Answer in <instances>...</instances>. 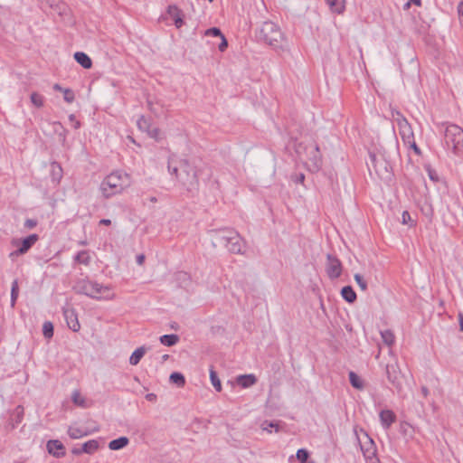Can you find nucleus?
Here are the masks:
<instances>
[{"label": "nucleus", "mask_w": 463, "mask_h": 463, "mask_svg": "<svg viewBox=\"0 0 463 463\" xmlns=\"http://www.w3.org/2000/svg\"><path fill=\"white\" fill-rule=\"evenodd\" d=\"M204 37L218 38L220 42L217 44V48L222 52H223L228 47L227 39L225 38L222 31L217 27H212L210 29L204 30Z\"/></svg>", "instance_id": "9b49d317"}, {"label": "nucleus", "mask_w": 463, "mask_h": 463, "mask_svg": "<svg viewBox=\"0 0 463 463\" xmlns=\"http://www.w3.org/2000/svg\"><path fill=\"white\" fill-rule=\"evenodd\" d=\"M349 381L351 385L357 390H362L364 387V381L354 372L349 373Z\"/></svg>", "instance_id": "cd10ccee"}, {"label": "nucleus", "mask_w": 463, "mask_h": 463, "mask_svg": "<svg viewBox=\"0 0 463 463\" xmlns=\"http://www.w3.org/2000/svg\"><path fill=\"white\" fill-rule=\"evenodd\" d=\"M399 132L405 145L414 140V133L410 124L400 128Z\"/></svg>", "instance_id": "f3484780"}, {"label": "nucleus", "mask_w": 463, "mask_h": 463, "mask_svg": "<svg viewBox=\"0 0 463 463\" xmlns=\"http://www.w3.org/2000/svg\"><path fill=\"white\" fill-rule=\"evenodd\" d=\"M73 260L79 264L88 266L91 261V257L88 250H80L73 257Z\"/></svg>", "instance_id": "393cba45"}, {"label": "nucleus", "mask_w": 463, "mask_h": 463, "mask_svg": "<svg viewBox=\"0 0 463 463\" xmlns=\"http://www.w3.org/2000/svg\"><path fill=\"white\" fill-rule=\"evenodd\" d=\"M381 336H382L383 343L386 345L391 346L394 344L395 336L392 330L386 329V330L381 331Z\"/></svg>", "instance_id": "7c9ffc66"}, {"label": "nucleus", "mask_w": 463, "mask_h": 463, "mask_svg": "<svg viewBox=\"0 0 463 463\" xmlns=\"http://www.w3.org/2000/svg\"><path fill=\"white\" fill-rule=\"evenodd\" d=\"M159 20L166 25L175 24L176 28H180L184 24L183 13L175 5H170L165 13L160 16Z\"/></svg>", "instance_id": "423d86ee"}, {"label": "nucleus", "mask_w": 463, "mask_h": 463, "mask_svg": "<svg viewBox=\"0 0 463 463\" xmlns=\"http://www.w3.org/2000/svg\"><path fill=\"white\" fill-rule=\"evenodd\" d=\"M426 171L431 181L436 183L439 180L438 173L436 172V170L432 169L430 165L426 166Z\"/></svg>", "instance_id": "37998d69"}, {"label": "nucleus", "mask_w": 463, "mask_h": 463, "mask_svg": "<svg viewBox=\"0 0 463 463\" xmlns=\"http://www.w3.org/2000/svg\"><path fill=\"white\" fill-rule=\"evenodd\" d=\"M257 383V378L254 374H243L237 377V383L242 388H249Z\"/></svg>", "instance_id": "dca6fc26"}, {"label": "nucleus", "mask_w": 463, "mask_h": 463, "mask_svg": "<svg viewBox=\"0 0 463 463\" xmlns=\"http://www.w3.org/2000/svg\"><path fill=\"white\" fill-rule=\"evenodd\" d=\"M74 59L80 64L84 69H90L92 65L90 58L82 52H77L74 53Z\"/></svg>", "instance_id": "a211bd4d"}, {"label": "nucleus", "mask_w": 463, "mask_h": 463, "mask_svg": "<svg viewBox=\"0 0 463 463\" xmlns=\"http://www.w3.org/2000/svg\"><path fill=\"white\" fill-rule=\"evenodd\" d=\"M457 11H458V16L463 17V0L458 3Z\"/></svg>", "instance_id": "603ef678"}, {"label": "nucleus", "mask_w": 463, "mask_h": 463, "mask_svg": "<svg viewBox=\"0 0 463 463\" xmlns=\"http://www.w3.org/2000/svg\"><path fill=\"white\" fill-rule=\"evenodd\" d=\"M67 433L71 439H78L91 434L92 431L77 426H70Z\"/></svg>", "instance_id": "2eb2a0df"}, {"label": "nucleus", "mask_w": 463, "mask_h": 463, "mask_svg": "<svg viewBox=\"0 0 463 463\" xmlns=\"http://www.w3.org/2000/svg\"><path fill=\"white\" fill-rule=\"evenodd\" d=\"M146 352V349L145 346H140L137 348L129 357V364L131 365H137L140 362L142 357L145 355Z\"/></svg>", "instance_id": "5701e85b"}, {"label": "nucleus", "mask_w": 463, "mask_h": 463, "mask_svg": "<svg viewBox=\"0 0 463 463\" xmlns=\"http://www.w3.org/2000/svg\"><path fill=\"white\" fill-rule=\"evenodd\" d=\"M392 117L397 122L399 128H402L404 125H409V122L406 119V118L399 110L392 109Z\"/></svg>", "instance_id": "473e14b6"}, {"label": "nucleus", "mask_w": 463, "mask_h": 463, "mask_svg": "<svg viewBox=\"0 0 463 463\" xmlns=\"http://www.w3.org/2000/svg\"><path fill=\"white\" fill-rule=\"evenodd\" d=\"M411 221V214L409 213V212L404 211L402 214V222L403 224H408Z\"/></svg>", "instance_id": "49530a36"}, {"label": "nucleus", "mask_w": 463, "mask_h": 463, "mask_svg": "<svg viewBox=\"0 0 463 463\" xmlns=\"http://www.w3.org/2000/svg\"><path fill=\"white\" fill-rule=\"evenodd\" d=\"M53 89H54L55 90H59V91H63V90H64V89H62L59 84H55V85L53 86Z\"/></svg>", "instance_id": "69168bd1"}, {"label": "nucleus", "mask_w": 463, "mask_h": 463, "mask_svg": "<svg viewBox=\"0 0 463 463\" xmlns=\"http://www.w3.org/2000/svg\"><path fill=\"white\" fill-rule=\"evenodd\" d=\"M18 294H19L18 281H17V279H14L12 282V287H11V307H14L15 306V303H16V300L18 298Z\"/></svg>", "instance_id": "72a5a7b5"}, {"label": "nucleus", "mask_w": 463, "mask_h": 463, "mask_svg": "<svg viewBox=\"0 0 463 463\" xmlns=\"http://www.w3.org/2000/svg\"><path fill=\"white\" fill-rule=\"evenodd\" d=\"M46 449L49 454L56 458H63L66 455L64 445L58 439H50L46 443Z\"/></svg>", "instance_id": "f8f14e48"}, {"label": "nucleus", "mask_w": 463, "mask_h": 463, "mask_svg": "<svg viewBox=\"0 0 463 463\" xmlns=\"http://www.w3.org/2000/svg\"><path fill=\"white\" fill-rule=\"evenodd\" d=\"M171 383L175 384L177 387H183L185 383L184 376L178 372L172 373L169 377Z\"/></svg>", "instance_id": "c85d7f7f"}, {"label": "nucleus", "mask_w": 463, "mask_h": 463, "mask_svg": "<svg viewBox=\"0 0 463 463\" xmlns=\"http://www.w3.org/2000/svg\"><path fill=\"white\" fill-rule=\"evenodd\" d=\"M307 157L311 162L314 170H319L322 165V156L319 146L317 144H311L305 147Z\"/></svg>", "instance_id": "0eeeda50"}, {"label": "nucleus", "mask_w": 463, "mask_h": 463, "mask_svg": "<svg viewBox=\"0 0 463 463\" xmlns=\"http://www.w3.org/2000/svg\"><path fill=\"white\" fill-rule=\"evenodd\" d=\"M99 448V444L98 440L96 439H90L82 444L81 446V451L86 454H93L95 453Z\"/></svg>", "instance_id": "b1692460"}, {"label": "nucleus", "mask_w": 463, "mask_h": 463, "mask_svg": "<svg viewBox=\"0 0 463 463\" xmlns=\"http://www.w3.org/2000/svg\"><path fill=\"white\" fill-rule=\"evenodd\" d=\"M31 102L37 108H41L43 106V100H44V98L43 95L37 93V92H33L31 94Z\"/></svg>", "instance_id": "c9c22d12"}, {"label": "nucleus", "mask_w": 463, "mask_h": 463, "mask_svg": "<svg viewBox=\"0 0 463 463\" xmlns=\"http://www.w3.org/2000/svg\"><path fill=\"white\" fill-rule=\"evenodd\" d=\"M73 289L77 294L85 295L96 300H110L115 298L111 287L87 278L76 281Z\"/></svg>", "instance_id": "f03ea898"}, {"label": "nucleus", "mask_w": 463, "mask_h": 463, "mask_svg": "<svg viewBox=\"0 0 463 463\" xmlns=\"http://www.w3.org/2000/svg\"><path fill=\"white\" fill-rule=\"evenodd\" d=\"M185 166V164L182 161L177 160L176 158L170 157L168 160L167 169L168 173L174 176L176 180L185 183L184 178L182 175V173L180 172L181 169H183Z\"/></svg>", "instance_id": "9d476101"}, {"label": "nucleus", "mask_w": 463, "mask_h": 463, "mask_svg": "<svg viewBox=\"0 0 463 463\" xmlns=\"http://www.w3.org/2000/svg\"><path fill=\"white\" fill-rule=\"evenodd\" d=\"M129 442V439L127 437H120L118 439H113L109 443V449L111 450H118L125 448Z\"/></svg>", "instance_id": "a878e982"}, {"label": "nucleus", "mask_w": 463, "mask_h": 463, "mask_svg": "<svg viewBox=\"0 0 463 463\" xmlns=\"http://www.w3.org/2000/svg\"><path fill=\"white\" fill-rule=\"evenodd\" d=\"M257 39L274 49L283 48L285 37L279 25L271 21L262 24L256 34Z\"/></svg>", "instance_id": "20e7f679"}, {"label": "nucleus", "mask_w": 463, "mask_h": 463, "mask_svg": "<svg viewBox=\"0 0 463 463\" xmlns=\"http://www.w3.org/2000/svg\"><path fill=\"white\" fill-rule=\"evenodd\" d=\"M39 236L37 234H31L22 241L18 239H13L11 244L16 246L18 252L25 254L38 241Z\"/></svg>", "instance_id": "1a4fd4ad"}, {"label": "nucleus", "mask_w": 463, "mask_h": 463, "mask_svg": "<svg viewBox=\"0 0 463 463\" xmlns=\"http://www.w3.org/2000/svg\"><path fill=\"white\" fill-rule=\"evenodd\" d=\"M160 343L165 346H173L179 341V336L175 334L164 335L160 336Z\"/></svg>", "instance_id": "bb28decb"}, {"label": "nucleus", "mask_w": 463, "mask_h": 463, "mask_svg": "<svg viewBox=\"0 0 463 463\" xmlns=\"http://www.w3.org/2000/svg\"><path fill=\"white\" fill-rule=\"evenodd\" d=\"M330 10L336 14H342L345 9V0H326Z\"/></svg>", "instance_id": "6ab92c4d"}, {"label": "nucleus", "mask_w": 463, "mask_h": 463, "mask_svg": "<svg viewBox=\"0 0 463 463\" xmlns=\"http://www.w3.org/2000/svg\"><path fill=\"white\" fill-rule=\"evenodd\" d=\"M420 391H421V393H422V395L424 397H427L429 395V393H430V391H429V389L426 386H422L420 388Z\"/></svg>", "instance_id": "4d7b16f0"}, {"label": "nucleus", "mask_w": 463, "mask_h": 463, "mask_svg": "<svg viewBox=\"0 0 463 463\" xmlns=\"http://www.w3.org/2000/svg\"><path fill=\"white\" fill-rule=\"evenodd\" d=\"M21 255H24V254L18 252V249H16L15 250H13L9 253V259L14 261L16 258H18Z\"/></svg>", "instance_id": "8fccbe9b"}, {"label": "nucleus", "mask_w": 463, "mask_h": 463, "mask_svg": "<svg viewBox=\"0 0 463 463\" xmlns=\"http://www.w3.org/2000/svg\"><path fill=\"white\" fill-rule=\"evenodd\" d=\"M147 136L156 141L161 139V131L158 128L151 126L149 131L146 133Z\"/></svg>", "instance_id": "79ce46f5"}, {"label": "nucleus", "mask_w": 463, "mask_h": 463, "mask_svg": "<svg viewBox=\"0 0 463 463\" xmlns=\"http://www.w3.org/2000/svg\"><path fill=\"white\" fill-rule=\"evenodd\" d=\"M458 322H459L460 330L463 332V314L462 313L458 314Z\"/></svg>", "instance_id": "13d9d810"}, {"label": "nucleus", "mask_w": 463, "mask_h": 463, "mask_svg": "<svg viewBox=\"0 0 463 463\" xmlns=\"http://www.w3.org/2000/svg\"><path fill=\"white\" fill-rule=\"evenodd\" d=\"M63 316L70 329L73 332H78L80 325L78 320V316L74 308L67 307L63 309Z\"/></svg>", "instance_id": "ddd939ff"}, {"label": "nucleus", "mask_w": 463, "mask_h": 463, "mask_svg": "<svg viewBox=\"0 0 463 463\" xmlns=\"http://www.w3.org/2000/svg\"><path fill=\"white\" fill-rule=\"evenodd\" d=\"M262 429L263 430H266L269 433L272 432V429H274V430L276 432H278L279 430V425L278 422L276 421H268V420H265L262 424Z\"/></svg>", "instance_id": "e433bc0d"}, {"label": "nucleus", "mask_w": 463, "mask_h": 463, "mask_svg": "<svg viewBox=\"0 0 463 463\" xmlns=\"http://www.w3.org/2000/svg\"><path fill=\"white\" fill-rule=\"evenodd\" d=\"M144 260H145V256L144 255H138L137 256V263L138 265H142L144 263Z\"/></svg>", "instance_id": "5fc2aeb1"}, {"label": "nucleus", "mask_w": 463, "mask_h": 463, "mask_svg": "<svg viewBox=\"0 0 463 463\" xmlns=\"http://www.w3.org/2000/svg\"><path fill=\"white\" fill-rule=\"evenodd\" d=\"M71 453L73 455H80V454L83 453V451H81V448L80 449L73 448L72 450H71Z\"/></svg>", "instance_id": "bf43d9fd"}, {"label": "nucleus", "mask_w": 463, "mask_h": 463, "mask_svg": "<svg viewBox=\"0 0 463 463\" xmlns=\"http://www.w3.org/2000/svg\"><path fill=\"white\" fill-rule=\"evenodd\" d=\"M386 375H387L388 381L392 384H393L394 386H398L400 384L399 381H398V373L393 364L386 365Z\"/></svg>", "instance_id": "4be33fe9"}, {"label": "nucleus", "mask_w": 463, "mask_h": 463, "mask_svg": "<svg viewBox=\"0 0 463 463\" xmlns=\"http://www.w3.org/2000/svg\"><path fill=\"white\" fill-rule=\"evenodd\" d=\"M207 43L208 45H210V46H211V48H213V49L215 46H217V44H218V43H215L214 41H207V43Z\"/></svg>", "instance_id": "680f3d73"}, {"label": "nucleus", "mask_w": 463, "mask_h": 463, "mask_svg": "<svg viewBox=\"0 0 463 463\" xmlns=\"http://www.w3.org/2000/svg\"><path fill=\"white\" fill-rule=\"evenodd\" d=\"M71 400L72 402L79 406H84V399L81 397L80 392L77 390L72 392L71 394Z\"/></svg>", "instance_id": "a19ab883"}, {"label": "nucleus", "mask_w": 463, "mask_h": 463, "mask_svg": "<svg viewBox=\"0 0 463 463\" xmlns=\"http://www.w3.org/2000/svg\"><path fill=\"white\" fill-rule=\"evenodd\" d=\"M309 452L306 449H299L297 451V458L300 463H305L308 460Z\"/></svg>", "instance_id": "58836bf2"}, {"label": "nucleus", "mask_w": 463, "mask_h": 463, "mask_svg": "<svg viewBox=\"0 0 463 463\" xmlns=\"http://www.w3.org/2000/svg\"><path fill=\"white\" fill-rule=\"evenodd\" d=\"M37 222L33 219H27L24 222V226L29 229H33L36 226Z\"/></svg>", "instance_id": "de8ad7c7"}, {"label": "nucleus", "mask_w": 463, "mask_h": 463, "mask_svg": "<svg viewBox=\"0 0 463 463\" xmlns=\"http://www.w3.org/2000/svg\"><path fill=\"white\" fill-rule=\"evenodd\" d=\"M444 143L455 155H463V129L456 124H447L444 129Z\"/></svg>", "instance_id": "39448f33"}, {"label": "nucleus", "mask_w": 463, "mask_h": 463, "mask_svg": "<svg viewBox=\"0 0 463 463\" xmlns=\"http://www.w3.org/2000/svg\"><path fill=\"white\" fill-rule=\"evenodd\" d=\"M14 412L16 413V420H15V424H19L21 423L22 420H23V417H24V409L22 406H17L14 410Z\"/></svg>", "instance_id": "a18cd8bd"}, {"label": "nucleus", "mask_w": 463, "mask_h": 463, "mask_svg": "<svg viewBox=\"0 0 463 463\" xmlns=\"http://www.w3.org/2000/svg\"><path fill=\"white\" fill-rule=\"evenodd\" d=\"M411 3H413L417 6L421 5V0H410Z\"/></svg>", "instance_id": "0e129e2a"}, {"label": "nucleus", "mask_w": 463, "mask_h": 463, "mask_svg": "<svg viewBox=\"0 0 463 463\" xmlns=\"http://www.w3.org/2000/svg\"><path fill=\"white\" fill-rule=\"evenodd\" d=\"M146 399L148 402H155L156 401V395L155 393L150 392L146 395Z\"/></svg>", "instance_id": "864d4df0"}, {"label": "nucleus", "mask_w": 463, "mask_h": 463, "mask_svg": "<svg viewBox=\"0 0 463 463\" xmlns=\"http://www.w3.org/2000/svg\"><path fill=\"white\" fill-rule=\"evenodd\" d=\"M43 334L46 338H51L53 335V325L47 321L43 323Z\"/></svg>", "instance_id": "4c0bfd02"}, {"label": "nucleus", "mask_w": 463, "mask_h": 463, "mask_svg": "<svg viewBox=\"0 0 463 463\" xmlns=\"http://www.w3.org/2000/svg\"><path fill=\"white\" fill-rule=\"evenodd\" d=\"M305 463H315V462H314V461H312V460H307V462H305Z\"/></svg>", "instance_id": "774afa93"}, {"label": "nucleus", "mask_w": 463, "mask_h": 463, "mask_svg": "<svg viewBox=\"0 0 463 463\" xmlns=\"http://www.w3.org/2000/svg\"><path fill=\"white\" fill-rule=\"evenodd\" d=\"M326 273L332 279H337L342 273L341 261L334 255L327 254Z\"/></svg>", "instance_id": "6e6552de"}, {"label": "nucleus", "mask_w": 463, "mask_h": 463, "mask_svg": "<svg viewBox=\"0 0 463 463\" xmlns=\"http://www.w3.org/2000/svg\"><path fill=\"white\" fill-rule=\"evenodd\" d=\"M213 248L225 249L231 253L241 254L245 243L241 235L232 228H220L207 232Z\"/></svg>", "instance_id": "f257e3e1"}, {"label": "nucleus", "mask_w": 463, "mask_h": 463, "mask_svg": "<svg viewBox=\"0 0 463 463\" xmlns=\"http://www.w3.org/2000/svg\"><path fill=\"white\" fill-rule=\"evenodd\" d=\"M168 358H169V355H168V354H165V355H163V357H162L163 361H166Z\"/></svg>", "instance_id": "338daca9"}, {"label": "nucleus", "mask_w": 463, "mask_h": 463, "mask_svg": "<svg viewBox=\"0 0 463 463\" xmlns=\"http://www.w3.org/2000/svg\"><path fill=\"white\" fill-rule=\"evenodd\" d=\"M305 180V175L304 174H299L298 176H297V180L296 182L297 183H303Z\"/></svg>", "instance_id": "052dcab7"}, {"label": "nucleus", "mask_w": 463, "mask_h": 463, "mask_svg": "<svg viewBox=\"0 0 463 463\" xmlns=\"http://www.w3.org/2000/svg\"><path fill=\"white\" fill-rule=\"evenodd\" d=\"M342 298L348 303H354L356 300V293L351 286H345L341 289Z\"/></svg>", "instance_id": "aec40b11"}, {"label": "nucleus", "mask_w": 463, "mask_h": 463, "mask_svg": "<svg viewBox=\"0 0 463 463\" xmlns=\"http://www.w3.org/2000/svg\"><path fill=\"white\" fill-rule=\"evenodd\" d=\"M210 380H211V383H212L213 386L214 387L215 391L221 392L222 391L221 381H220L216 372L213 371V368L210 369Z\"/></svg>", "instance_id": "f704fd0d"}, {"label": "nucleus", "mask_w": 463, "mask_h": 463, "mask_svg": "<svg viewBox=\"0 0 463 463\" xmlns=\"http://www.w3.org/2000/svg\"><path fill=\"white\" fill-rule=\"evenodd\" d=\"M361 449L363 451V454L366 459H372L375 457L376 449L374 447V443L373 439H369V441L367 442V446L361 445Z\"/></svg>", "instance_id": "412c9836"}, {"label": "nucleus", "mask_w": 463, "mask_h": 463, "mask_svg": "<svg viewBox=\"0 0 463 463\" xmlns=\"http://www.w3.org/2000/svg\"><path fill=\"white\" fill-rule=\"evenodd\" d=\"M137 126L139 130H141L145 133H147L149 131L152 124H151V121L149 118H147L144 116H141L137 121Z\"/></svg>", "instance_id": "c756f323"}, {"label": "nucleus", "mask_w": 463, "mask_h": 463, "mask_svg": "<svg viewBox=\"0 0 463 463\" xmlns=\"http://www.w3.org/2000/svg\"><path fill=\"white\" fill-rule=\"evenodd\" d=\"M354 278L355 282L361 288V290L366 291L367 290V282L364 279V277L362 275L356 273V274H354Z\"/></svg>", "instance_id": "ea45409f"}, {"label": "nucleus", "mask_w": 463, "mask_h": 463, "mask_svg": "<svg viewBox=\"0 0 463 463\" xmlns=\"http://www.w3.org/2000/svg\"><path fill=\"white\" fill-rule=\"evenodd\" d=\"M370 161L372 162L373 165V168L375 169V171L377 172L378 169H377V165H376V162H379V160H377V157L374 154H370Z\"/></svg>", "instance_id": "3c124183"}, {"label": "nucleus", "mask_w": 463, "mask_h": 463, "mask_svg": "<svg viewBox=\"0 0 463 463\" xmlns=\"http://www.w3.org/2000/svg\"><path fill=\"white\" fill-rule=\"evenodd\" d=\"M99 224L109 226L111 224V221L109 219H101Z\"/></svg>", "instance_id": "6e6d98bb"}, {"label": "nucleus", "mask_w": 463, "mask_h": 463, "mask_svg": "<svg viewBox=\"0 0 463 463\" xmlns=\"http://www.w3.org/2000/svg\"><path fill=\"white\" fill-rule=\"evenodd\" d=\"M392 117L397 122L399 128H402L404 125H409V122L406 119V118L399 110L392 109Z\"/></svg>", "instance_id": "2f4dec72"}, {"label": "nucleus", "mask_w": 463, "mask_h": 463, "mask_svg": "<svg viewBox=\"0 0 463 463\" xmlns=\"http://www.w3.org/2000/svg\"><path fill=\"white\" fill-rule=\"evenodd\" d=\"M63 94H64V100L68 103H71L74 99H75V96H74V93L70 89H64V90L62 91Z\"/></svg>", "instance_id": "c03bdc74"}, {"label": "nucleus", "mask_w": 463, "mask_h": 463, "mask_svg": "<svg viewBox=\"0 0 463 463\" xmlns=\"http://www.w3.org/2000/svg\"><path fill=\"white\" fill-rule=\"evenodd\" d=\"M426 215L428 216H432L433 214V211H432V208L430 206L428 210H426Z\"/></svg>", "instance_id": "e2e57ef3"}, {"label": "nucleus", "mask_w": 463, "mask_h": 463, "mask_svg": "<svg viewBox=\"0 0 463 463\" xmlns=\"http://www.w3.org/2000/svg\"><path fill=\"white\" fill-rule=\"evenodd\" d=\"M411 148H412L414 150V152L417 154V155H420L421 151L420 149L419 148V146H417L416 142H415V139L412 141V142H410L407 144Z\"/></svg>", "instance_id": "09e8293b"}, {"label": "nucleus", "mask_w": 463, "mask_h": 463, "mask_svg": "<svg viewBox=\"0 0 463 463\" xmlns=\"http://www.w3.org/2000/svg\"><path fill=\"white\" fill-rule=\"evenodd\" d=\"M129 185V175L122 171H115L103 179L99 189L104 197L110 198L116 194H121Z\"/></svg>", "instance_id": "7ed1b4c3"}, {"label": "nucleus", "mask_w": 463, "mask_h": 463, "mask_svg": "<svg viewBox=\"0 0 463 463\" xmlns=\"http://www.w3.org/2000/svg\"><path fill=\"white\" fill-rule=\"evenodd\" d=\"M379 418L384 430H388L396 420V415L391 410H382L379 413Z\"/></svg>", "instance_id": "4468645a"}]
</instances>
